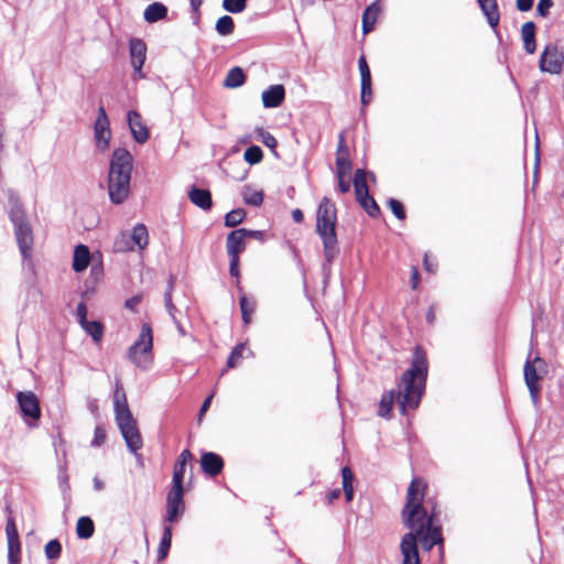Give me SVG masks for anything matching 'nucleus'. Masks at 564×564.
Instances as JSON below:
<instances>
[{"label": "nucleus", "mask_w": 564, "mask_h": 564, "mask_svg": "<svg viewBox=\"0 0 564 564\" xmlns=\"http://www.w3.org/2000/svg\"><path fill=\"white\" fill-rule=\"evenodd\" d=\"M424 496L425 484L421 479H413L408 488L406 503L402 510V521L409 529L400 541L402 564H420L417 542L423 550L431 551L443 541L434 512H429L423 505Z\"/></svg>", "instance_id": "nucleus-1"}, {"label": "nucleus", "mask_w": 564, "mask_h": 564, "mask_svg": "<svg viewBox=\"0 0 564 564\" xmlns=\"http://www.w3.org/2000/svg\"><path fill=\"white\" fill-rule=\"evenodd\" d=\"M427 375V361L425 354L416 348L413 355L411 368L406 370L399 384V406L402 413L408 409L417 408Z\"/></svg>", "instance_id": "nucleus-2"}, {"label": "nucleus", "mask_w": 564, "mask_h": 564, "mask_svg": "<svg viewBox=\"0 0 564 564\" xmlns=\"http://www.w3.org/2000/svg\"><path fill=\"white\" fill-rule=\"evenodd\" d=\"M132 170V154L126 148L115 149L107 177L108 195L113 205H121L128 198Z\"/></svg>", "instance_id": "nucleus-3"}, {"label": "nucleus", "mask_w": 564, "mask_h": 564, "mask_svg": "<svg viewBox=\"0 0 564 564\" xmlns=\"http://www.w3.org/2000/svg\"><path fill=\"white\" fill-rule=\"evenodd\" d=\"M113 412L116 424L124 440L128 451L139 457L138 451L143 446L142 436L138 427V422L130 411L126 391L119 379H116L115 383Z\"/></svg>", "instance_id": "nucleus-4"}, {"label": "nucleus", "mask_w": 564, "mask_h": 564, "mask_svg": "<svg viewBox=\"0 0 564 564\" xmlns=\"http://www.w3.org/2000/svg\"><path fill=\"white\" fill-rule=\"evenodd\" d=\"M336 224V206L329 198L324 197L316 212V232L323 241L324 256L328 262H332L339 251Z\"/></svg>", "instance_id": "nucleus-5"}, {"label": "nucleus", "mask_w": 564, "mask_h": 564, "mask_svg": "<svg viewBox=\"0 0 564 564\" xmlns=\"http://www.w3.org/2000/svg\"><path fill=\"white\" fill-rule=\"evenodd\" d=\"M9 219L14 227V235L23 259L31 257L33 246V232L28 221L23 205L15 200L11 202Z\"/></svg>", "instance_id": "nucleus-6"}, {"label": "nucleus", "mask_w": 564, "mask_h": 564, "mask_svg": "<svg viewBox=\"0 0 564 564\" xmlns=\"http://www.w3.org/2000/svg\"><path fill=\"white\" fill-rule=\"evenodd\" d=\"M247 246V228L231 230L227 235L226 249L229 257V274L235 280V285H239L240 280V253Z\"/></svg>", "instance_id": "nucleus-7"}, {"label": "nucleus", "mask_w": 564, "mask_h": 564, "mask_svg": "<svg viewBox=\"0 0 564 564\" xmlns=\"http://www.w3.org/2000/svg\"><path fill=\"white\" fill-rule=\"evenodd\" d=\"M19 413L29 427L39 425L42 411L40 400L33 391H18L15 394Z\"/></svg>", "instance_id": "nucleus-8"}, {"label": "nucleus", "mask_w": 564, "mask_h": 564, "mask_svg": "<svg viewBox=\"0 0 564 564\" xmlns=\"http://www.w3.org/2000/svg\"><path fill=\"white\" fill-rule=\"evenodd\" d=\"M185 488L183 482L172 481L166 495V513L164 522L177 523L185 512Z\"/></svg>", "instance_id": "nucleus-9"}, {"label": "nucleus", "mask_w": 564, "mask_h": 564, "mask_svg": "<svg viewBox=\"0 0 564 564\" xmlns=\"http://www.w3.org/2000/svg\"><path fill=\"white\" fill-rule=\"evenodd\" d=\"M546 372L545 362L540 357L534 358L532 361L528 360L524 365V380L529 389L532 402L536 404L540 393V380Z\"/></svg>", "instance_id": "nucleus-10"}, {"label": "nucleus", "mask_w": 564, "mask_h": 564, "mask_svg": "<svg viewBox=\"0 0 564 564\" xmlns=\"http://www.w3.org/2000/svg\"><path fill=\"white\" fill-rule=\"evenodd\" d=\"M152 348H153L152 327L149 323H143L138 339L128 349V357L133 364H135L138 367L145 370L147 366L142 365L141 360L138 358V354L144 355L145 357H148L151 354Z\"/></svg>", "instance_id": "nucleus-11"}, {"label": "nucleus", "mask_w": 564, "mask_h": 564, "mask_svg": "<svg viewBox=\"0 0 564 564\" xmlns=\"http://www.w3.org/2000/svg\"><path fill=\"white\" fill-rule=\"evenodd\" d=\"M563 66V51L554 44L546 45L540 57V70L552 75H557L562 72Z\"/></svg>", "instance_id": "nucleus-12"}, {"label": "nucleus", "mask_w": 564, "mask_h": 564, "mask_svg": "<svg viewBox=\"0 0 564 564\" xmlns=\"http://www.w3.org/2000/svg\"><path fill=\"white\" fill-rule=\"evenodd\" d=\"M8 543V564H21V541L13 517H8L6 523Z\"/></svg>", "instance_id": "nucleus-13"}, {"label": "nucleus", "mask_w": 564, "mask_h": 564, "mask_svg": "<svg viewBox=\"0 0 564 564\" xmlns=\"http://www.w3.org/2000/svg\"><path fill=\"white\" fill-rule=\"evenodd\" d=\"M199 465L202 473L206 477L216 478L223 473L225 460L218 453L203 451L200 453Z\"/></svg>", "instance_id": "nucleus-14"}, {"label": "nucleus", "mask_w": 564, "mask_h": 564, "mask_svg": "<svg viewBox=\"0 0 564 564\" xmlns=\"http://www.w3.org/2000/svg\"><path fill=\"white\" fill-rule=\"evenodd\" d=\"M127 122L131 135L137 143L144 144L150 139V130L137 110H129L127 112Z\"/></svg>", "instance_id": "nucleus-15"}, {"label": "nucleus", "mask_w": 564, "mask_h": 564, "mask_svg": "<svg viewBox=\"0 0 564 564\" xmlns=\"http://www.w3.org/2000/svg\"><path fill=\"white\" fill-rule=\"evenodd\" d=\"M187 196L193 205L203 210H210L213 207L212 193L207 188L192 185L187 191Z\"/></svg>", "instance_id": "nucleus-16"}, {"label": "nucleus", "mask_w": 564, "mask_h": 564, "mask_svg": "<svg viewBox=\"0 0 564 564\" xmlns=\"http://www.w3.org/2000/svg\"><path fill=\"white\" fill-rule=\"evenodd\" d=\"M261 98L264 108H276L285 98V89L282 85H272L263 90Z\"/></svg>", "instance_id": "nucleus-17"}, {"label": "nucleus", "mask_w": 564, "mask_h": 564, "mask_svg": "<svg viewBox=\"0 0 564 564\" xmlns=\"http://www.w3.org/2000/svg\"><path fill=\"white\" fill-rule=\"evenodd\" d=\"M91 261V252L88 246L78 243L74 248L72 268L75 272H84Z\"/></svg>", "instance_id": "nucleus-18"}, {"label": "nucleus", "mask_w": 564, "mask_h": 564, "mask_svg": "<svg viewBox=\"0 0 564 564\" xmlns=\"http://www.w3.org/2000/svg\"><path fill=\"white\" fill-rule=\"evenodd\" d=\"M129 55L131 65L137 64V67L144 65L147 58V44L142 39L131 37L129 40Z\"/></svg>", "instance_id": "nucleus-19"}, {"label": "nucleus", "mask_w": 564, "mask_h": 564, "mask_svg": "<svg viewBox=\"0 0 564 564\" xmlns=\"http://www.w3.org/2000/svg\"><path fill=\"white\" fill-rule=\"evenodd\" d=\"M94 139L97 149L105 152L109 148L111 139L110 123L94 122Z\"/></svg>", "instance_id": "nucleus-20"}, {"label": "nucleus", "mask_w": 564, "mask_h": 564, "mask_svg": "<svg viewBox=\"0 0 564 564\" xmlns=\"http://www.w3.org/2000/svg\"><path fill=\"white\" fill-rule=\"evenodd\" d=\"M336 170L337 176H349L351 171V163L348 158V150L344 144V138L341 135L337 150Z\"/></svg>", "instance_id": "nucleus-21"}, {"label": "nucleus", "mask_w": 564, "mask_h": 564, "mask_svg": "<svg viewBox=\"0 0 564 564\" xmlns=\"http://www.w3.org/2000/svg\"><path fill=\"white\" fill-rule=\"evenodd\" d=\"M192 459L193 454L191 453V451L187 448L183 449L174 464L172 481L184 484L186 465Z\"/></svg>", "instance_id": "nucleus-22"}, {"label": "nucleus", "mask_w": 564, "mask_h": 564, "mask_svg": "<svg viewBox=\"0 0 564 564\" xmlns=\"http://www.w3.org/2000/svg\"><path fill=\"white\" fill-rule=\"evenodd\" d=\"M479 7L485 14L488 24L495 29L499 24L500 14L498 10V3L496 0H477Z\"/></svg>", "instance_id": "nucleus-23"}, {"label": "nucleus", "mask_w": 564, "mask_h": 564, "mask_svg": "<svg viewBox=\"0 0 564 564\" xmlns=\"http://www.w3.org/2000/svg\"><path fill=\"white\" fill-rule=\"evenodd\" d=\"M169 9L162 2H153L149 4L144 12H143V19L148 23H155L158 21L164 20L167 17Z\"/></svg>", "instance_id": "nucleus-24"}, {"label": "nucleus", "mask_w": 564, "mask_h": 564, "mask_svg": "<svg viewBox=\"0 0 564 564\" xmlns=\"http://www.w3.org/2000/svg\"><path fill=\"white\" fill-rule=\"evenodd\" d=\"M247 79V75L242 67L235 66L230 68L223 82V86L228 89L241 87Z\"/></svg>", "instance_id": "nucleus-25"}, {"label": "nucleus", "mask_w": 564, "mask_h": 564, "mask_svg": "<svg viewBox=\"0 0 564 564\" xmlns=\"http://www.w3.org/2000/svg\"><path fill=\"white\" fill-rule=\"evenodd\" d=\"M521 37L523 41L525 52L528 54H533L536 50L535 24L533 22H525L521 26Z\"/></svg>", "instance_id": "nucleus-26"}, {"label": "nucleus", "mask_w": 564, "mask_h": 564, "mask_svg": "<svg viewBox=\"0 0 564 564\" xmlns=\"http://www.w3.org/2000/svg\"><path fill=\"white\" fill-rule=\"evenodd\" d=\"M247 347V341L238 343L231 350L226 361V368L220 371L219 377H223L228 369L236 368L242 362L243 351Z\"/></svg>", "instance_id": "nucleus-27"}, {"label": "nucleus", "mask_w": 564, "mask_h": 564, "mask_svg": "<svg viewBox=\"0 0 564 564\" xmlns=\"http://www.w3.org/2000/svg\"><path fill=\"white\" fill-rule=\"evenodd\" d=\"M380 12L381 8L378 3H372L365 10L362 14V31L365 34L373 29Z\"/></svg>", "instance_id": "nucleus-28"}, {"label": "nucleus", "mask_w": 564, "mask_h": 564, "mask_svg": "<svg viewBox=\"0 0 564 564\" xmlns=\"http://www.w3.org/2000/svg\"><path fill=\"white\" fill-rule=\"evenodd\" d=\"M95 533V523L88 516H82L78 518L76 523V534L78 539L87 540L90 539Z\"/></svg>", "instance_id": "nucleus-29"}, {"label": "nucleus", "mask_w": 564, "mask_h": 564, "mask_svg": "<svg viewBox=\"0 0 564 564\" xmlns=\"http://www.w3.org/2000/svg\"><path fill=\"white\" fill-rule=\"evenodd\" d=\"M253 135L256 140L262 142L265 147H268L272 151L274 156H278V141L269 131L264 130L261 127H257L253 130Z\"/></svg>", "instance_id": "nucleus-30"}, {"label": "nucleus", "mask_w": 564, "mask_h": 564, "mask_svg": "<svg viewBox=\"0 0 564 564\" xmlns=\"http://www.w3.org/2000/svg\"><path fill=\"white\" fill-rule=\"evenodd\" d=\"M354 187L356 199H362L369 196L366 172L361 169L357 170L354 177Z\"/></svg>", "instance_id": "nucleus-31"}, {"label": "nucleus", "mask_w": 564, "mask_h": 564, "mask_svg": "<svg viewBox=\"0 0 564 564\" xmlns=\"http://www.w3.org/2000/svg\"><path fill=\"white\" fill-rule=\"evenodd\" d=\"M82 328L91 337L95 343H98L102 339L104 336V325L99 321H86L80 324Z\"/></svg>", "instance_id": "nucleus-32"}, {"label": "nucleus", "mask_w": 564, "mask_h": 564, "mask_svg": "<svg viewBox=\"0 0 564 564\" xmlns=\"http://www.w3.org/2000/svg\"><path fill=\"white\" fill-rule=\"evenodd\" d=\"M148 229L143 224H138L133 227L131 239L139 249H143L148 245Z\"/></svg>", "instance_id": "nucleus-33"}, {"label": "nucleus", "mask_w": 564, "mask_h": 564, "mask_svg": "<svg viewBox=\"0 0 564 564\" xmlns=\"http://www.w3.org/2000/svg\"><path fill=\"white\" fill-rule=\"evenodd\" d=\"M215 30L221 36L231 34L235 30L234 19L227 14L220 17L215 24Z\"/></svg>", "instance_id": "nucleus-34"}, {"label": "nucleus", "mask_w": 564, "mask_h": 564, "mask_svg": "<svg viewBox=\"0 0 564 564\" xmlns=\"http://www.w3.org/2000/svg\"><path fill=\"white\" fill-rule=\"evenodd\" d=\"M247 216V212L243 208H236L228 212L224 218V225L229 228H234L241 224Z\"/></svg>", "instance_id": "nucleus-35"}, {"label": "nucleus", "mask_w": 564, "mask_h": 564, "mask_svg": "<svg viewBox=\"0 0 564 564\" xmlns=\"http://www.w3.org/2000/svg\"><path fill=\"white\" fill-rule=\"evenodd\" d=\"M341 478H343V490L345 492V498L348 502H350L354 498V486L352 480L354 476L349 467H344L341 469Z\"/></svg>", "instance_id": "nucleus-36"}, {"label": "nucleus", "mask_w": 564, "mask_h": 564, "mask_svg": "<svg viewBox=\"0 0 564 564\" xmlns=\"http://www.w3.org/2000/svg\"><path fill=\"white\" fill-rule=\"evenodd\" d=\"M44 553L48 561H55L59 558L62 554V543L59 540H50L44 546Z\"/></svg>", "instance_id": "nucleus-37"}, {"label": "nucleus", "mask_w": 564, "mask_h": 564, "mask_svg": "<svg viewBox=\"0 0 564 564\" xmlns=\"http://www.w3.org/2000/svg\"><path fill=\"white\" fill-rule=\"evenodd\" d=\"M394 400V392L390 391L389 393H386L382 395L380 403H379V411L378 414L382 417H387L389 413L392 410V404Z\"/></svg>", "instance_id": "nucleus-38"}, {"label": "nucleus", "mask_w": 564, "mask_h": 564, "mask_svg": "<svg viewBox=\"0 0 564 564\" xmlns=\"http://www.w3.org/2000/svg\"><path fill=\"white\" fill-rule=\"evenodd\" d=\"M223 169L225 173L234 180L243 181L247 178V167H242L240 171H237V169L232 166L230 160L224 161Z\"/></svg>", "instance_id": "nucleus-39"}, {"label": "nucleus", "mask_w": 564, "mask_h": 564, "mask_svg": "<svg viewBox=\"0 0 564 564\" xmlns=\"http://www.w3.org/2000/svg\"><path fill=\"white\" fill-rule=\"evenodd\" d=\"M172 291H173V279L171 278L167 283L166 291L164 292V305H165L167 313L172 317V319L175 321V317H176L175 313L177 312V308L173 304V301H172Z\"/></svg>", "instance_id": "nucleus-40"}, {"label": "nucleus", "mask_w": 564, "mask_h": 564, "mask_svg": "<svg viewBox=\"0 0 564 564\" xmlns=\"http://www.w3.org/2000/svg\"><path fill=\"white\" fill-rule=\"evenodd\" d=\"M247 7V0H223V8L229 13L242 12Z\"/></svg>", "instance_id": "nucleus-41"}, {"label": "nucleus", "mask_w": 564, "mask_h": 564, "mask_svg": "<svg viewBox=\"0 0 564 564\" xmlns=\"http://www.w3.org/2000/svg\"><path fill=\"white\" fill-rule=\"evenodd\" d=\"M237 288V291L239 293V306H240V313H241V319L245 325H247V293L243 292V288L241 284V280H239V285H235Z\"/></svg>", "instance_id": "nucleus-42"}, {"label": "nucleus", "mask_w": 564, "mask_h": 564, "mask_svg": "<svg viewBox=\"0 0 564 564\" xmlns=\"http://www.w3.org/2000/svg\"><path fill=\"white\" fill-rule=\"evenodd\" d=\"M357 200L362 206V208L369 214V216L375 217L379 214V207L372 197L368 196Z\"/></svg>", "instance_id": "nucleus-43"}, {"label": "nucleus", "mask_w": 564, "mask_h": 564, "mask_svg": "<svg viewBox=\"0 0 564 564\" xmlns=\"http://www.w3.org/2000/svg\"><path fill=\"white\" fill-rule=\"evenodd\" d=\"M358 66L361 77V86H367L368 83H371V75L365 56L359 57Z\"/></svg>", "instance_id": "nucleus-44"}, {"label": "nucleus", "mask_w": 564, "mask_h": 564, "mask_svg": "<svg viewBox=\"0 0 564 564\" xmlns=\"http://www.w3.org/2000/svg\"><path fill=\"white\" fill-rule=\"evenodd\" d=\"M171 545L172 541H166L165 538H161L156 554L158 562H162L169 556Z\"/></svg>", "instance_id": "nucleus-45"}, {"label": "nucleus", "mask_w": 564, "mask_h": 564, "mask_svg": "<svg viewBox=\"0 0 564 564\" xmlns=\"http://www.w3.org/2000/svg\"><path fill=\"white\" fill-rule=\"evenodd\" d=\"M106 441V430L102 425H97L94 431V437L90 442L93 447L101 446Z\"/></svg>", "instance_id": "nucleus-46"}, {"label": "nucleus", "mask_w": 564, "mask_h": 564, "mask_svg": "<svg viewBox=\"0 0 564 564\" xmlns=\"http://www.w3.org/2000/svg\"><path fill=\"white\" fill-rule=\"evenodd\" d=\"M58 468H59L58 485H59L61 490L63 492H66L69 489V484H68V476H67V473H66V465H65V463L61 464L58 466Z\"/></svg>", "instance_id": "nucleus-47"}, {"label": "nucleus", "mask_w": 564, "mask_h": 564, "mask_svg": "<svg viewBox=\"0 0 564 564\" xmlns=\"http://www.w3.org/2000/svg\"><path fill=\"white\" fill-rule=\"evenodd\" d=\"M263 158L262 150L257 145H249V165L261 162Z\"/></svg>", "instance_id": "nucleus-48"}, {"label": "nucleus", "mask_w": 564, "mask_h": 564, "mask_svg": "<svg viewBox=\"0 0 564 564\" xmlns=\"http://www.w3.org/2000/svg\"><path fill=\"white\" fill-rule=\"evenodd\" d=\"M553 7V0H539L536 12L540 17L546 18L550 9Z\"/></svg>", "instance_id": "nucleus-49"}, {"label": "nucleus", "mask_w": 564, "mask_h": 564, "mask_svg": "<svg viewBox=\"0 0 564 564\" xmlns=\"http://www.w3.org/2000/svg\"><path fill=\"white\" fill-rule=\"evenodd\" d=\"M389 206L397 218L404 219L405 214L403 210V206L400 202H398L395 199H390Z\"/></svg>", "instance_id": "nucleus-50"}, {"label": "nucleus", "mask_w": 564, "mask_h": 564, "mask_svg": "<svg viewBox=\"0 0 564 564\" xmlns=\"http://www.w3.org/2000/svg\"><path fill=\"white\" fill-rule=\"evenodd\" d=\"M142 301V295L141 294H135L129 299L126 300L124 302V307L131 312H135L137 311V307L138 305L141 303Z\"/></svg>", "instance_id": "nucleus-51"}, {"label": "nucleus", "mask_w": 564, "mask_h": 564, "mask_svg": "<svg viewBox=\"0 0 564 564\" xmlns=\"http://www.w3.org/2000/svg\"><path fill=\"white\" fill-rule=\"evenodd\" d=\"M76 315L79 325L87 321V305L85 302H79L76 308Z\"/></svg>", "instance_id": "nucleus-52"}, {"label": "nucleus", "mask_w": 564, "mask_h": 564, "mask_svg": "<svg viewBox=\"0 0 564 564\" xmlns=\"http://www.w3.org/2000/svg\"><path fill=\"white\" fill-rule=\"evenodd\" d=\"M214 398V393H210L209 395H207L205 398V400L203 401L200 408H199V412H198V421H202L203 416L205 415V413L208 411V409L210 408V404H212V400Z\"/></svg>", "instance_id": "nucleus-53"}, {"label": "nucleus", "mask_w": 564, "mask_h": 564, "mask_svg": "<svg viewBox=\"0 0 564 564\" xmlns=\"http://www.w3.org/2000/svg\"><path fill=\"white\" fill-rule=\"evenodd\" d=\"M534 0H517L516 7L521 12L530 11L533 7Z\"/></svg>", "instance_id": "nucleus-54"}, {"label": "nucleus", "mask_w": 564, "mask_h": 564, "mask_svg": "<svg viewBox=\"0 0 564 564\" xmlns=\"http://www.w3.org/2000/svg\"><path fill=\"white\" fill-rule=\"evenodd\" d=\"M371 99V83H368L367 86H361V102L367 105Z\"/></svg>", "instance_id": "nucleus-55"}, {"label": "nucleus", "mask_w": 564, "mask_h": 564, "mask_svg": "<svg viewBox=\"0 0 564 564\" xmlns=\"http://www.w3.org/2000/svg\"><path fill=\"white\" fill-rule=\"evenodd\" d=\"M263 200V194L262 192H253L252 194L249 195V205H254V206H259L261 205Z\"/></svg>", "instance_id": "nucleus-56"}, {"label": "nucleus", "mask_w": 564, "mask_h": 564, "mask_svg": "<svg viewBox=\"0 0 564 564\" xmlns=\"http://www.w3.org/2000/svg\"><path fill=\"white\" fill-rule=\"evenodd\" d=\"M95 122L110 123L108 115L106 112V109H105V107L102 105L99 106V108H98L97 118H96Z\"/></svg>", "instance_id": "nucleus-57"}, {"label": "nucleus", "mask_w": 564, "mask_h": 564, "mask_svg": "<svg viewBox=\"0 0 564 564\" xmlns=\"http://www.w3.org/2000/svg\"><path fill=\"white\" fill-rule=\"evenodd\" d=\"M349 176H337L338 187L341 193H347L350 189V183L347 180Z\"/></svg>", "instance_id": "nucleus-58"}, {"label": "nucleus", "mask_w": 564, "mask_h": 564, "mask_svg": "<svg viewBox=\"0 0 564 564\" xmlns=\"http://www.w3.org/2000/svg\"><path fill=\"white\" fill-rule=\"evenodd\" d=\"M172 523L164 522L163 521V530H162V536L165 538L166 541H172L173 536V530H172Z\"/></svg>", "instance_id": "nucleus-59"}, {"label": "nucleus", "mask_w": 564, "mask_h": 564, "mask_svg": "<svg viewBox=\"0 0 564 564\" xmlns=\"http://www.w3.org/2000/svg\"><path fill=\"white\" fill-rule=\"evenodd\" d=\"M423 264H424V268H425L426 271H429L431 273L435 272L436 264L433 263V261L430 259L429 254H425L424 260H423Z\"/></svg>", "instance_id": "nucleus-60"}, {"label": "nucleus", "mask_w": 564, "mask_h": 564, "mask_svg": "<svg viewBox=\"0 0 564 564\" xmlns=\"http://www.w3.org/2000/svg\"><path fill=\"white\" fill-rule=\"evenodd\" d=\"M419 284V271L415 267L412 268L411 271V286L413 290L417 288Z\"/></svg>", "instance_id": "nucleus-61"}, {"label": "nucleus", "mask_w": 564, "mask_h": 564, "mask_svg": "<svg viewBox=\"0 0 564 564\" xmlns=\"http://www.w3.org/2000/svg\"><path fill=\"white\" fill-rule=\"evenodd\" d=\"M265 232L261 230H249V239H257L262 241L264 239Z\"/></svg>", "instance_id": "nucleus-62"}, {"label": "nucleus", "mask_w": 564, "mask_h": 564, "mask_svg": "<svg viewBox=\"0 0 564 564\" xmlns=\"http://www.w3.org/2000/svg\"><path fill=\"white\" fill-rule=\"evenodd\" d=\"M292 218H293V220H294L295 223H301V221L303 220V218H304L302 210H301V209H297V208H296V209H294V210L292 212Z\"/></svg>", "instance_id": "nucleus-63"}, {"label": "nucleus", "mask_w": 564, "mask_h": 564, "mask_svg": "<svg viewBox=\"0 0 564 564\" xmlns=\"http://www.w3.org/2000/svg\"><path fill=\"white\" fill-rule=\"evenodd\" d=\"M340 496V490L339 489H335L333 491H330L328 495H327V500L329 503H332L334 500H336L338 497Z\"/></svg>", "instance_id": "nucleus-64"}]
</instances>
